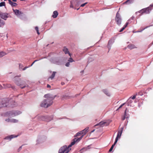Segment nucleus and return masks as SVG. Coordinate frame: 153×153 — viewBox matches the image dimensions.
I'll list each match as a JSON object with an SVG mask.
<instances>
[{
	"label": "nucleus",
	"instance_id": "nucleus-1",
	"mask_svg": "<svg viewBox=\"0 0 153 153\" xmlns=\"http://www.w3.org/2000/svg\"><path fill=\"white\" fill-rule=\"evenodd\" d=\"M44 97L46 98L43 100L41 103L40 105L42 107L47 108L51 105L53 103V100L55 97L50 94H47L44 95Z\"/></svg>",
	"mask_w": 153,
	"mask_h": 153
},
{
	"label": "nucleus",
	"instance_id": "nucleus-2",
	"mask_svg": "<svg viewBox=\"0 0 153 153\" xmlns=\"http://www.w3.org/2000/svg\"><path fill=\"white\" fill-rule=\"evenodd\" d=\"M21 113V111H12L6 113L4 114V116L8 117L9 118L6 119L5 121L8 122L13 123L18 122V120L14 119H11L10 118L17 116L20 114Z\"/></svg>",
	"mask_w": 153,
	"mask_h": 153
},
{
	"label": "nucleus",
	"instance_id": "nucleus-3",
	"mask_svg": "<svg viewBox=\"0 0 153 153\" xmlns=\"http://www.w3.org/2000/svg\"><path fill=\"white\" fill-rule=\"evenodd\" d=\"M83 136L80 138H76L74 139L73 141L72 142L68 147L66 146H64L60 149L58 153H64L65 152H67L68 153L71 150V149L70 148L73 145H74L76 142H78L82 138Z\"/></svg>",
	"mask_w": 153,
	"mask_h": 153
},
{
	"label": "nucleus",
	"instance_id": "nucleus-4",
	"mask_svg": "<svg viewBox=\"0 0 153 153\" xmlns=\"http://www.w3.org/2000/svg\"><path fill=\"white\" fill-rule=\"evenodd\" d=\"M111 122V121L110 120L101 121L99 123L96 125L95 126L99 125L100 127H102L105 126H107L109 125Z\"/></svg>",
	"mask_w": 153,
	"mask_h": 153
},
{
	"label": "nucleus",
	"instance_id": "nucleus-5",
	"mask_svg": "<svg viewBox=\"0 0 153 153\" xmlns=\"http://www.w3.org/2000/svg\"><path fill=\"white\" fill-rule=\"evenodd\" d=\"M49 117L48 116H44L41 115H37L36 118L40 120H42L48 121L50 120L48 119Z\"/></svg>",
	"mask_w": 153,
	"mask_h": 153
},
{
	"label": "nucleus",
	"instance_id": "nucleus-6",
	"mask_svg": "<svg viewBox=\"0 0 153 153\" xmlns=\"http://www.w3.org/2000/svg\"><path fill=\"white\" fill-rule=\"evenodd\" d=\"M151 10V9H150V7H149L142 9L138 12H136V14H137L138 13H140L142 14H143L144 13L146 14H148L150 12Z\"/></svg>",
	"mask_w": 153,
	"mask_h": 153
},
{
	"label": "nucleus",
	"instance_id": "nucleus-7",
	"mask_svg": "<svg viewBox=\"0 0 153 153\" xmlns=\"http://www.w3.org/2000/svg\"><path fill=\"white\" fill-rule=\"evenodd\" d=\"M115 21L117 25H120L121 24L122 19L119 13H117L115 17Z\"/></svg>",
	"mask_w": 153,
	"mask_h": 153
},
{
	"label": "nucleus",
	"instance_id": "nucleus-8",
	"mask_svg": "<svg viewBox=\"0 0 153 153\" xmlns=\"http://www.w3.org/2000/svg\"><path fill=\"white\" fill-rule=\"evenodd\" d=\"M0 16L1 18L5 20L9 17L8 13L2 12H0Z\"/></svg>",
	"mask_w": 153,
	"mask_h": 153
},
{
	"label": "nucleus",
	"instance_id": "nucleus-9",
	"mask_svg": "<svg viewBox=\"0 0 153 153\" xmlns=\"http://www.w3.org/2000/svg\"><path fill=\"white\" fill-rule=\"evenodd\" d=\"M88 129V128H86L83 131L80 132H79L77 133L76 134V136H78L79 134H83V135H82L81 137L82 136H83V135L85 134L87 132Z\"/></svg>",
	"mask_w": 153,
	"mask_h": 153
},
{
	"label": "nucleus",
	"instance_id": "nucleus-10",
	"mask_svg": "<svg viewBox=\"0 0 153 153\" xmlns=\"http://www.w3.org/2000/svg\"><path fill=\"white\" fill-rule=\"evenodd\" d=\"M13 10L15 14L18 17L20 16L23 14L22 12L18 10L13 9Z\"/></svg>",
	"mask_w": 153,
	"mask_h": 153
},
{
	"label": "nucleus",
	"instance_id": "nucleus-11",
	"mask_svg": "<svg viewBox=\"0 0 153 153\" xmlns=\"http://www.w3.org/2000/svg\"><path fill=\"white\" fill-rule=\"evenodd\" d=\"M123 129V128H122L121 130L118 131L117 136L115 139V140H117V141H118V139L120 138L122 133Z\"/></svg>",
	"mask_w": 153,
	"mask_h": 153
},
{
	"label": "nucleus",
	"instance_id": "nucleus-12",
	"mask_svg": "<svg viewBox=\"0 0 153 153\" xmlns=\"http://www.w3.org/2000/svg\"><path fill=\"white\" fill-rule=\"evenodd\" d=\"M17 136H15L14 135H11L7 136L6 137H5V139L10 140H11L14 137H17Z\"/></svg>",
	"mask_w": 153,
	"mask_h": 153
},
{
	"label": "nucleus",
	"instance_id": "nucleus-13",
	"mask_svg": "<svg viewBox=\"0 0 153 153\" xmlns=\"http://www.w3.org/2000/svg\"><path fill=\"white\" fill-rule=\"evenodd\" d=\"M44 141V140L43 139V138L41 137H38L37 140H36V142L38 143H40Z\"/></svg>",
	"mask_w": 153,
	"mask_h": 153
},
{
	"label": "nucleus",
	"instance_id": "nucleus-14",
	"mask_svg": "<svg viewBox=\"0 0 153 153\" xmlns=\"http://www.w3.org/2000/svg\"><path fill=\"white\" fill-rule=\"evenodd\" d=\"M63 50L65 54L68 53L70 56H71V54L69 53L68 49L67 48L65 47L64 48Z\"/></svg>",
	"mask_w": 153,
	"mask_h": 153
},
{
	"label": "nucleus",
	"instance_id": "nucleus-15",
	"mask_svg": "<svg viewBox=\"0 0 153 153\" xmlns=\"http://www.w3.org/2000/svg\"><path fill=\"white\" fill-rule=\"evenodd\" d=\"M9 3L12 6L16 7L17 6V3L13 2L11 1V0H8Z\"/></svg>",
	"mask_w": 153,
	"mask_h": 153
},
{
	"label": "nucleus",
	"instance_id": "nucleus-16",
	"mask_svg": "<svg viewBox=\"0 0 153 153\" xmlns=\"http://www.w3.org/2000/svg\"><path fill=\"white\" fill-rule=\"evenodd\" d=\"M128 48L130 49H132L134 48H136L137 47L133 45H129L128 46Z\"/></svg>",
	"mask_w": 153,
	"mask_h": 153
},
{
	"label": "nucleus",
	"instance_id": "nucleus-17",
	"mask_svg": "<svg viewBox=\"0 0 153 153\" xmlns=\"http://www.w3.org/2000/svg\"><path fill=\"white\" fill-rule=\"evenodd\" d=\"M58 15V13L56 11H54L53 12V15H52V17L53 18H56Z\"/></svg>",
	"mask_w": 153,
	"mask_h": 153
},
{
	"label": "nucleus",
	"instance_id": "nucleus-18",
	"mask_svg": "<svg viewBox=\"0 0 153 153\" xmlns=\"http://www.w3.org/2000/svg\"><path fill=\"white\" fill-rule=\"evenodd\" d=\"M5 24L4 22L0 19V27L3 26Z\"/></svg>",
	"mask_w": 153,
	"mask_h": 153
},
{
	"label": "nucleus",
	"instance_id": "nucleus-19",
	"mask_svg": "<svg viewBox=\"0 0 153 153\" xmlns=\"http://www.w3.org/2000/svg\"><path fill=\"white\" fill-rule=\"evenodd\" d=\"M128 22H127L126 24V25L123 26V27L120 30V32H122L126 28V27L128 25Z\"/></svg>",
	"mask_w": 153,
	"mask_h": 153
},
{
	"label": "nucleus",
	"instance_id": "nucleus-20",
	"mask_svg": "<svg viewBox=\"0 0 153 153\" xmlns=\"http://www.w3.org/2000/svg\"><path fill=\"white\" fill-rule=\"evenodd\" d=\"M56 73V72H53L52 75L49 78V79H53Z\"/></svg>",
	"mask_w": 153,
	"mask_h": 153
},
{
	"label": "nucleus",
	"instance_id": "nucleus-21",
	"mask_svg": "<svg viewBox=\"0 0 153 153\" xmlns=\"http://www.w3.org/2000/svg\"><path fill=\"white\" fill-rule=\"evenodd\" d=\"M6 54V53L5 52H4L3 51H1L0 52V57H2Z\"/></svg>",
	"mask_w": 153,
	"mask_h": 153
},
{
	"label": "nucleus",
	"instance_id": "nucleus-22",
	"mask_svg": "<svg viewBox=\"0 0 153 153\" xmlns=\"http://www.w3.org/2000/svg\"><path fill=\"white\" fill-rule=\"evenodd\" d=\"M127 110V109L125 110V113H124V116L122 117V119L123 120H124L126 118H127L128 117H126V111Z\"/></svg>",
	"mask_w": 153,
	"mask_h": 153
},
{
	"label": "nucleus",
	"instance_id": "nucleus-23",
	"mask_svg": "<svg viewBox=\"0 0 153 153\" xmlns=\"http://www.w3.org/2000/svg\"><path fill=\"white\" fill-rule=\"evenodd\" d=\"M112 43V42L111 40H110L108 41V48L109 49H110V45H111Z\"/></svg>",
	"mask_w": 153,
	"mask_h": 153
},
{
	"label": "nucleus",
	"instance_id": "nucleus-24",
	"mask_svg": "<svg viewBox=\"0 0 153 153\" xmlns=\"http://www.w3.org/2000/svg\"><path fill=\"white\" fill-rule=\"evenodd\" d=\"M104 93L107 95L108 96H109L111 95L110 93L107 91H104Z\"/></svg>",
	"mask_w": 153,
	"mask_h": 153
},
{
	"label": "nucleus",
	"instance_id": "nucleus-25",
	"mask_svg": "<svg viewBox=\"0 0 153 153\" xmlns=\"http://www.w3.org/2000/svg\"><path fill=\"white\" fill-rule=\"evenodd\" d=\"M5 5V2H1L0 3V7L4 6Z\"/></svg>",
	"mask_w": 153,
	"mask_h": 153
},
{
	"label": "nucleus",
	"instance_id": "nucleus-26",
	"mask_svg": "<svg viewBox=\"0 0 153 153\" xmlns=\"http://www.w3.org/2000/svg\"><path fill=\"white\" fill-rule=\"evenodd\" d=\"M117 140H115V141L114 142V144L112 146H111V147L113 148L114 146L115 145V144H116V143H117Z\"/></svg>",
	"mask_w": 153,
	"mask_h": 153
},
{
	"label": "nucleus",
	"instance_id": "nucleus-27",
	"mask_svg": "<svg viewBox=\"0 0 153 153\" xmlns=\"http://www.w3.org/2000/svg\"><path fill=\"white\" fill-rule=\"evenodd\" d=\"M117 140H115V141L114 142V144L112 146H111V147L113 148L114 146L115 145V144H116V143H117Z\"/></svg>",
	"mask_w": 153,
	"mask_h": 153
},
{
	"label": "nucleus",
	"instance_id": "nucleus-28",
	"mask_svg": "<svg viewBox=\"0 0 153 153\" xmlns=\"http://www.w3.org/2000/svg\"><path fill=\"white\" fill-rule=\"evenodd\" d=\"M117 140H115V141L114 142V144L112 146H111V147L113 148L114 146L115 145V144H116V143H117Z\"/></svg>",
	"mask_w": 153,
	"mask_h": 153
},
{
	"label": "nucleus",
	"instance_id": "nucleus-29",
	"mask_svg": "<svg viewBox=\"0 0 153 153\" xmlns=\"http://www.w3.org/2000/svg\"><path fill=\"white\" fill-rule=\"evenodd\" d=\"M35 29L37 31V34L39 35V30H38V27H35Z\"/></svg>",
	"mask_w": 153,
	"mask_h": 153
},
{
	"label": "nucleus",
	"instance_id": "nucleus-30",
	"mask_svg": "<svg viewBox=\"0 0 153 153\" xmlns=\"http://www.w3.org/2000/svg\"><path fill=\"white\" fill-rule=\"evenodd\" d=\"M68 61L69 62H73L74 61V60H73V59L71 58H70L68 60Z\"/></svg>",
	"mask_w": 153,
	"mask_h": 153
},
{
	"label": "nucleus",
	"instance_id": "nucleus-31",
	"mask_svg": "<svg viewBox=\"0 0 153 153\" xmlns=\"http://www.w3.org/2000/svg\"><path fill=\"white\" fill-rule=\"evenodd\" d=\"M3 85L5 87V88H9L10 87V85L8 84L6 85V86L5 84H3Z\"/></svg>",
	"mask_w": 153,
	"mask_h": 153
},
{
	"label": "nucleus",
	"instance_id": "nucleus-32",
	"mask_svg": "<svg viewBox=\"0 0 153 153\" xmlns=\"http://www.w3.org/2000/svg\"><path fill=\"white\" fill-rule=\"evenodd\" d=\"M70 65V63L69 62H67L66 64H65V66L67 67H68Z\"/></svg>",
	"mask_w": 153,
	"mask_h": 153
},
{
	"label": "nucleus",
	"instance_id": "nucleus-33",
	"mask_svg": "<svg viewBox=\"0 0 153 153\" xmlns=\"http://www.w3.org/2000/svg\"><path fill=\"white\" fill-rule=\"evenodd\" d=\"M87 4V3H85L84 4H81V5L80 6L82 7H83L84 6H85V5L86 4Z\"/></svg>",
	"mask_w": 153,
	"mask_h": 153
},
{
	"label": "nucleus",
	"instance_id": "nucleus-34",
	"mask_svg": "<svg viewBox=\"0 0 153 153\" xmlns=\"http://www.w3.org/2000/svg\"><path fill=\"white\" fill-rule=\"evenodd\" d=\"M125 104V103H124L123 104H122L120 107H119V108H118V109L117 110H118V109H119V108H121L124 105V104Z\"/></svg>",
	"mask_w": 153,
	"mask_h": 153
},
{
	"label": "nucleus",
	"instance_id": "nucleus-35",
	"mask_svg": "<svg viewBox=\"0 0 153 153\" xmlns=\"http://www.w3.org/2000/svg\"><path fill=\"white\" fill-rule=\"evenodd\" d=\"M136 97V95H134L131 98L133 100H134V99H135V98Z\"/></svg>",
	"mask_w": 153,
	"mask_h": 153
},
{
	"label": "nucleus",
	"instance_id": "nucleus-36",
	"mask_svg": "<svg viewBox=\"0 0 153 153\" xmlns=\"http://www.w3.org/2000/svg\"><path fill=\"white\" fill-rule=\"evenodd\" d=\"M22 65L21 64H20L19 65V68H22Z\"/></svg>",
	"mask_w": 153,
	"mask_h": 153
},
{
	"label": "nucleus",
	"instance_id": "nucleus-37",
	"mask_svg": "<svg viewBox=\"0 0 153 153\" xmlns=\"http://www.w3.org/2000/svg\"><path fill=\"white\" fill-rule=\"evenodd\" d=\"M113 149V148L111 147V148H110V149L109 150V152H111L112 151Z\"/></svg>",
	"mask_w": 153,
	"mask_h": 153
},
{
	"label": "nucleus",
	"instance_id": "nucleus-38",
	"mask_svg": "<svg viewBox=\"0 0 153 153\" xmlns=\"http://www.w3.org/2000/svg\"><path fill=\"white\" fill-rule=\"evenodd\" d=\"M28 67H25L23 69V70H26L27 68H28Z\"/></svg>",
	"mask_w": 153,
	"mask_h": 153
},
{
	"label": "nucleus",
	"instance_id": "nucleus-39",
	"mask_svg": "<svg viewBox=\"0 0 153 153\" xmlns=\"http://www.w3.org/2000/svg\"><path fill=\"white\" fill-rule=\"evenodd\" d=\"M22 146H20V147L19 148V149H18V150H19V151L20 150H21V149H22Z\"/></svg>",
	"mask_w": 153,
	"mask_h": 153
},
{
	"label": "nucleus",
	"instance_id": "nucleus-40",
	"mask_svg": "<svg viewBox=\"0 0 153 153\" xmlns=\"http://www.w3.org/2000/svg\"><path fill=\"white\" fill-rule=\"evenodd\" d=\"M2 105H2V107H5L7 106L6 104H2Z\"/></svg>",
	"mask_w": 153,
	"mask_h": 153
},
{
	"label": "nucleus",
	"instance_id": "nucleus-41",
	"mask_svg": "<svg viewBox=\"0 0 153 153\" xmlns=\"http://www.w3.org/2000/svg\"><path fill=\"white\" fill-rule=\"evenodd\" d=\"M130 0H127V1H126L125 2V3H128V2Z\"/></svg>",
	"mask_w": 153,
	"mask_h": 153
},
{
	"label": "nucleus",
	"instance_id": "nucleus-42",
	"mask_svg": "<svg viewBox=\"0 0 153 153\" xmlns=\"http://www.w3.org/2000/svg\"><path fill=\"white\" fill-rule=\"evenodd\" d=\"M47 87L48 88H50L51 87V86H50V85L48 84L47 85Z\"/></svg>",
	"mask_w": 153,
	"mask_h": 153
},
{
	"label": "nucleus",
	"instance_id": "nucleus-43",
	"mask_svg": "<svg viewBox=\"0 0 153 153\" xmlns=\"http://www.w3.org/2000/svg\"><path fill=\"white\" fill-rule=\"evenodd\" d=\"M70 6L71 7L73 8V5L71 3Z\"/></svg>",
	"mask_w": 153,
	"mask_h": 153
},
{
	"label": "nucleus",
	"instance_id": "nucleus-44",
	"mask_svg": "<svg viewBox=\"0 0 153 153\" xmlns=\"http://www.w3.org/2000/svg\"><path fill=\"white\" fill-rule=\"evenodd\" d=\"M2 88V86L0 85V90Z\"/></svg>",
	"mask_w": 153,
	"mask_h": 153
},
{
	"label": "nucleus",
	"instance_id": "nucleus-45",
	"mask_svg": "<svg viewBox=\"0 0 153 153\" xmlns=\"http://www.w3.org/2000/svg\"><path fill=\"white\" fill-rule=\"evenodd\" d=\"M35 62H33L32 64L31 65H30V66H31L33 65L34 64Z\"/></svg>",
	"mask_w": 153,
	"mask_h": 153
},
{
	"label": "nucleus",
	"instance_id": "nucleus-46",
	"mask_svg": "<svg viewBox=\"0 0 153 153\" xmlns=\"http://www.w3.org/2000/svg\"><path fill=\"white\" fill-rule=\"evenodd\" d=\"M25 86H24V87H22V86H21V88H24Z\"/></svg>",
	"mask_w": 153,
	"mask_h": 153
},
{
	"label": "nucleus",
	"instance_id": "nucleus-47",
	"mask_svg": "<svg viewBox=\"0 0 153 153\" xmlns=\"http://www.w3.org/2000/svg\"><path fill=\"white\" fill-rule=\"evenodd\" d=\"M134 18V17H132L131 18V19H133Z\"/></svg>",
	"mask_w": 153,
	"mask_h": 153
},
{
	"label": "nucleus",
	"instance_id": "nucleus-48",
	"mask_svg": "<svg viewBox=\"0 0 153 153\" xmlns=\"http://www.w3.org/2000/svg\"><path fill=\"white\" fill-rule=\"evenodd\" d=\"M38 60H35V61H34V62H36V61H38Z\"/></svg>",
	"mask_w": 153,
	"mask_h": 153
},
{
	"label": "nucleus",
	"instance_id": "nucleus-49",
	"mask_svg": "<svg viewBox=\"0 0 153 153\" xmlns=\"http://www.w3.org/2000/svg\"><path fill=\"white\" fill-rule=\"evenodd\" d=\"M89 149V147H87V148H86V149Z\"/></svg>",
	"mask_w": 153,
	"mask_h": 153
},
{
	"label": "nucleus",
	"instance_id": "nucleus-50",
	"mask_svg": "<svg viewBox=\"0 0 153 153\" xmlns=\"http://www.w3.org/2000/svg\"><path fill=\"white\" fill-rule=\"evenodd\" d=\"M83 71H82L81 72V73H83Z\"/></svg>",
	"mask_w": 153,
	"mask_h": 153
},
{
	"label": "nucleus",
	"instance_id": "nucleus-51",
	"mask_svg": "<svg viewBox=\"0 0 153 153\" xmlns=\"http://www.w3.org/2000/svg\"><path fill=\"white\" fill-rule=\"evenodd\" d=\"M150 6L151 7H152L153 6V4H151L150 5Z\"/></svg>",
	"mask_w": 153,
	"mask_h": 153
},
{
	"label": "nucleus",
	"instance_id": "nucleus-52",
	"mask_svg": "<svg viewBox=\"0 0 153 153\" xmlns=\"http://www.w3.org/2000/svg\"><path fill=\"white\" fill-rule=\"evenodd\" d=\"M17 0H13V1H16Z\"/></svg>",
	"mask_w": 153,
	"mask_h": 153
},
{
	"label": "nucleus",
	"instance_id": "nucleus-53",
	"mask_svg": "<svg viewBox=\"0 0 153 153\" xmlns=\"http://www.w3.org/2000/svg\"><path fill=\"white\" fill-rule=\"evenodd\" d=\"M126 117H128V116H127V114H126Z\"/></svg>",
	"mask_w": 153,
	"mask_h": 153
},
{
	"label": "nucleus",
	"instance_id": "nucleus-54",
	"mask_svg": "<svg viewBox=\"0 0 153 153\" xmlns=\"http://www.w3.org/2000/svg\"><path fill=\"white\" fill-rule=\"evenodd\" d=\"M141 32V31H138V32Z\"/></svg>",
	"mask_w": 153,
	"mask_h": 153
},
{
	"label": "nucleus",
	"instance_id": "nucleus-55",
	"mask_svg": "<svg viewBox=\"0 0 153 153\" xmlns=\"http://www.w3.org/2000/svg\"><path fill=\"white\" fill-rule=\"evenodd\" d=\"M16 84H17L18 85H19V84H17V83H16Z\"/></svg>",
	"mask_w": 153,
	"mask_h": 153
},
{
	"label": "nucleus",
	"instance_id": "nucleus-56",
	"mask_svg": "<svg viewBox=\"0 0 153 153\" xmlns=\"http://www.w3.org/2000/svg\"><path fill=\"white\" fill-rule=\"evenodd\" d=\"M129 100H128V103H129Z\"/></svg>",
	"mask_w": 153,
	"mask_h": 153
},
{
	"label": "nucleus",
	"instance_id": "nucleus-57",
	"mask_svg": "<svg viewBox=\"0 0 153 153\" xmlns=\"http://www.w3.org/2000/svg\"><path fill=\"white\" fill-rule=\"evenodd\" d=\"M65 153H67V152H65Z\"/></svg>",
	"mask_w": 153,
	"mask_h": 153
},
{
	"label": "nucleus",
	"instance_id": "nucleus-58",
	"mask_svg": "<svg viewBox=\"0 0 153 153\" xmlns=\"http://www.w3.org/2000/svg\"><path fill=\"white\" fill-rule=\"evenodd\" d=\"M4 0L5 1H6L7 0Z\"/></svg>",
	"mask_w": 153,
	"mask_h": 153
}]
</instances>
